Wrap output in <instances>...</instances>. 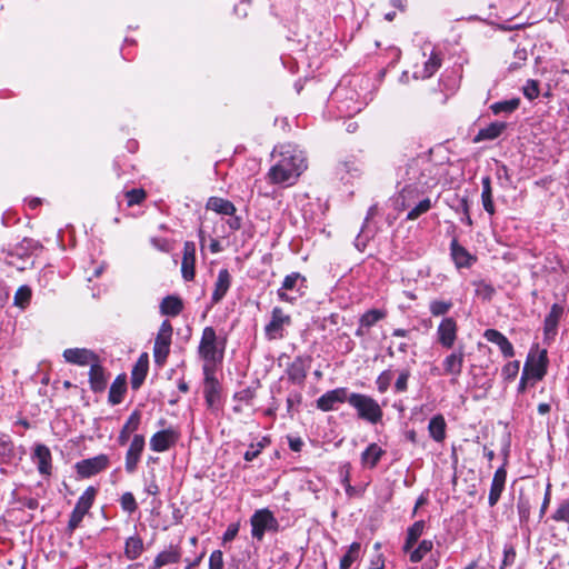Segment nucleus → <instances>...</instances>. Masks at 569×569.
I'll list each match as a JSON object with an SVG mask.
<instances>
[{"instance_id": "nucleus-53", "label": "nucleus", "mask_w": 569, "mask_h": 569, "mask_svg": "<svg viewBox=\"0 0 569 569\" xmlns=\"http://www.w3.org/2000/svg\"><path fill=\"white\" fill-rule=\"evenodd\" d=\"M302 400V396L300 392L293 391L290 392L287 397V412L292 418L293 417V408L300 405Z\"/></svg>"}, {"instance_id": "nucleus-48", "label": "nucleus", "mask_w": 569, "mask_h": 569, "mask_svg": "<svg viewBox=\"0 0 569 569\" xmlns=\"http://www.w3.org/2000/svg\"><path fill=\"white\" fill-rule=\"evenodd\" d=\"M545 359V355H541L535 365H532L530 368L528 367V372L535 380L542 379L546 373Z\"/></svg>"}, {"instance_id": "nucleus-31", "label": "nucleus", "mask_w": 569, "mask_h": 569, "mask_svg": "<svg viewBox=\"0 0 569 569\" xmlns=\"http://www.w3.org/2000/svg\"><path fill=\"white\" fill-rule=\"evenodd\" d=\"M144 550L143 541L139 536L127 538L124 543V556L129 560L138 559Z\"/></svg>"}, {"instance_id": "nucleus-34", "label": "nucleus", "mask_w": 569, "mask_h": 569, "mask_svg": "<svg viewBox=\"0 0 569 569\" xmlns=\"http://www.w3.org/2000/svg\"><path fill=\"white\" fill-rule=\"evenodd\" d=\"M182 301L174 296H167L160 303V311L162 315L176 317L182 311Z\"/></svg>"}, {"instance_id": "nucleus-37", "label": "nucleus", "mask_w": 569, "mask_h": 569, "mask_svg": "<svg viewBox=\"0 0 569 569\" xmlns=\"http://www.w3.org/2000/svg\"><path fill=\"white\" fill-rule=\"evenodd\" d=\"M451 256L459 268L469 267L471 263V256L465 248L460 247L456 240L451 243Z\"/></svg>"}, {"instance_id": "nucleus-35", "label": "nucleus", "mask_w": 569, "mask_h": 569, "mask_svg": "<svg viewBox=\"0 0 569 569\" xmlns=\"http://www.w3.org/2000/svg\"><path fill=\"white\" fill-rule=\"evenodd\" d=\"M207 210L213 211L216 213H234L236 207L229 200L219 197L209 198L207 206Z\"/></svg>"}, {"instance_id": "nucleus-41", "label": "nucleus", "mask_w": 569, "mask_h": 569, "mask_svg": "<svg viewBox=\"0 0 569 569\" xmlns=\"http://www.w3.org/2000/svg\"><path fill=\"white\" fill-rule=\"evenodd\" d=\"M387 312L380 309H370L365 312L360 318V326L365 328H370L375 326L378 321L386 318Z\"/></svg>"}, {"instance_id": "nucleus-40", "label": "nucleus", "mask_w": 569, "mask_h": 569, "mask_svg": "<svg viewBox=\"0 0 569 569\" xmlns=\"http://www.w3.org/2000/svg\"><path fill=\"white\" fill-rule=\"evenodd\" d=\"M14 457V447L8 435L0 433V462H8Z\"/></svg>"}, {"instance_id": "nucleus-15", "label": "nucleus", "mask_w": 569, "mask_h": 569, "mask_svg": "<svg viewBox=\"0 0 569 569\" xmlns=\"http://www.w3.org/2000/svg\"><path fill=\"white\" fill-rule=\"evenodd\" d=\"M144 437L142 435H136L129 446L126 453L124 468L128 473H133L137 469L141 453L144 449Z\"/></svg>"}, {"instance_id": "nucleus-7", "label": "nucleus", "mask_w": 569, "mask_h": 569, "mask_svg": "<svg viewBox=\"0 0 569 569\" xmlns=\"http://www.w3.org/2000/svg\"><path fill=\"white\" fill-rule=\"evenodd\" d=\"M171 337L172 326L168 320H164L159 328L153 347L154 362L159 366H162L167 360L170 351Z\"/></svg>"}, {"instance_id": "nucleus-45", "label": "nucleus", "mask_w": 569, "mask_h": 569, "mask_svg": "<svg viewBox=\"0 0 569 569\" xmlns=\"http://www.w3.org/2000/svg\"><path fill=\"white\" fill-rule=\"evenodd\" d=\"M441 59L437 53H431L429 59L425 62L423 78H430L440 68Z\"/></svg>"}, {"instance_id": "nucleus-23", "label": "nucleus", "mask_w": 569, "mask_h": 569, "mask_svg": "<svg viewBox=\"0 0 569 569\" xmlns=\"http://www.w3.org/2000/svg\"><path fill=\"white\" fill-rule=\"evenodd\" d=\"M149 368V357L142 353L134 363L131 371V387L137 390L143 383Z\"/></svg>"}, {"instance_id": "nucleus-32", "label": "nucleus", "mask_w": 569, "mask_h": 569, "mask_svg": "<svg viewBox=\"0 0 569 569\" xmlns=\"http://www.w3.org/2000/svg\"><path fill=\"white\" fill-rule=\"evenodd\" d=\"M507 128L505 122H492L488 127L481 129L475 138L476 142L482 140H493L498 138Z\"/></svg>"}, {"instance_id": "nucleus-61", "label": "nucleus", "mask_w": 569, "mask_h": 569, "mask_svg": "<svg viewBox=\"0 0 569 569\" xmlns=\"http://www.w3.org/2000/svg\"><path fill=\"white\" fill-rule=\"evenodd\" d=\"M385 560L381 553H377L370 561L369 569H383Z\"/></svg>"}, {"instance_id": "nucleus-36", "label": "nucleus", "mask_w": 569, "mask_h": 569, "mask_svg": "<svg viewBox=\"0 0 569 569\" xmlns=\"http://www.w3.org/2000/svg\"><path fill=\"white\" fill-rule=\"evenodd\" d=\"M124 392H126V377L118 376L110 387L109 402L112 405L120 403L122 401Z\"/></svg>"}, {"instance_id": "nucleus-56", "label": "nucleus", "mask_w": 569, "mask_h": 569, "mask_svg": "<svg viewBox=\"0 0 569 569\" xmlns=\"http://www.w3.org/2000/svg\"><path fill=\"white\" fill-rule=\"evenodd\" d=\"M410 372L408 370H403L400 372L396 383L395 389L397 392H403L407 390L408 386V379H409Z\"/></svg>"}, {"instance_id": "nucleus-26", "label": "nucleus", "mask_w": 569, "mask_h": 569, "mask_svg": "<svg viewBox=\"0 0 569 569\" xmlns=\"http://www.w3.org/2000/svg\"><path fill=\"white\" fill-rule=\"evenodd\" d=\"M231 284V276L227 269H221L218 273V278L212 292V303L220 302L226 296Z\"/></svg>"}, {"instance_id": "nucleus-18", "label": "nucleus", "mask_w": 569, "mask_h": 569, "mask_svg": "<svg viewBox=\"0 0 569 569\" xmlns=\"http://www.w3.org/2000/svg\"><path fill=\"white\" fill-rule=\"evenodd\" d=\"M194 262H196V244L192 241H187L183 244V257L181 262V272L186 281L194 278Z\"/></svg>"}, {"instance_id": "nucleus-25", "label": "nucleus", "mask_w": 569, "mask_h": 569, "mask_svg": "<svg viewBox=\"0 0 569 569\" xmlns=\"http://www.w3.org/2000/svg\"><path fill=\"white\" fill-rule=\"evenodd\" d=\"M107 376L99 360L92 363L89 371L90 388L94 392H102L107 387Z\"/></svg>"}, {"instance_id": "nucleus-17", "label": "nucleus", "mask_w": 569, "mask_h": 569, "mask_svg": "<svg viewBox=\"0 0 569 569\" xmlns=\"http://www.w3.org/2000/svg\"><path fill=\"white\" fill-rule=\"evenodd\" d=\"M400 198L402 199L401 210H408V213H423L432 207L430 198L416 200L412 191H403Z\"/></svg>"}, {"instance_id": "nucleus-54", "label": "nucleus", "mask_w": 569, "mask_h": 569, "mask_svg": "<svg viewBox=\"0 0 569 569\" xmlns=\"http://www.w3.org/2000/svg\"><path fill=\"white\" fill-rule=\"evenodd\" d=\"M523 94L529 100H533L539 96V84L536 80H528L523 87Z\"/></svg>"}, {"instance_id": "nucleus-28", "label": "nucleus", "mask_w": 569, "mask_h": 569, "mask_svg": "<svg viewBox=\"0 0 569 569\" xmlns=\"http://www.w3.org/2000/svg\"><path fill=\"white\" fill-rule=\"evenodd\" d=\"M446 428L447 423L442 415L433 416L428 425L429 435L437 442H442L446 439Z\"/></svg>"}, {"instance_id": "nucleus-59", "label": "nucleus", "mask_w": 569, "mask_h": 569, "mask_svg": "<svg viewBox=\"0 0 569 569\" xmlns=\"http://www.w3.org/2000/svg\"><path fill=\"white\" fill-rule=\"evenodd\" d=\"M261 452V446L251 443L249 449L244 452L243 458L246 461H252L256 459Z\"/></svg>"}, {"instance_id": "nucleus-10", "label": "nucleus", "mask_w": 569, "mask_h": 569, "mask_svg": "<svg viewBox=\"0 0 569 569\" xmlns=\"http://www.w3.org/2000/svg\"><path fill=\"white\" fill-rule=\"evenodd\" d=\"M109 466V457L104 453L98 455L93 458L83 459L76 465L79 476L82 478H90Z\"/></svg>"}, {"instance_id": "nucleus-60", "label": "nucleus", "mask_w": 569, "mask_h": 569, "mask_svg": "<svg viewBox=\"0 0 569 569\" xmlns=\"http://www.w3.org/2000/svg\"><path fill=\"white\" fill-rule=\"evenodd\" d=\"M515 559H516V551L513 549V547H506L505 550H503V560H502V567L501 569L505 567V566H510L515 562Z\"/></svg>"}, {"instance_id": "nucleus-57", "label": "nucleus", "mask_w": 569, "mask_h": 569, "mask_svg": "<svg viewBox=\"0 0 569 569\" xmlns=\"http://www.w3.org/2000/svg\"><path fill=\"white\" fill-rule=\"evenodd\" d=\"M518 513L521 520H526L530 513V503L528 500L520 498L517 505Z\"/></svg>"}, {"instance_id": "nucleus-16", "label": "nucleus", "mask_w": 569, "mask_h": 569, "mask_svg": "<svg viewBox=\"0 0 569 569\" xmlns=\"http://www.w3.org/2000/svg\"><path fill=\"white\" fill-rule=\"evenodd\" d=\"M348 390L347 388H337L323 393L317 400V408L322 411H331L335 409L336 403H343L348 401Z\"/></svg>"}, {"instance_id": "nucleus-22", "label": "nucleus", "mask_w": 569, "mask_h": 569, "mask_svg": "<svg viewBox=\"0 0 569 569\" xmlns=\"http://www.w3.org/2000/svg\"><path fill=\"white\" fill-rule=\"evenodd\" d=\"M483 337L489 342L496 343L499 347L501 353L506 358L513 357L515 350H513V347H512L511 342L500 331H498L496 329H487L483 332Z\"/></svg>"}, {"instance_id": "nucleus-24", "label": "nucleus", "mask_w": 569, "mask_h": 569, "mask_svg": "<svg viewBox=\"0 0 569 569\" xmlns=\"http://www.w3.org/2000/svg\"><path fill=\"white\" fill-rule=\"evenodd\" d=\"M507 472L503 467L498 468L493 475L488 502L490 507H493L500 499L501 492L505 488Z\"/></svg>"}, {"instance_id": "nucleus-29", "label": "nucleus", "mask_w": 569, "mask_h": 569, "mask_svg": "<svg viewBox=\"0 0 569 569\" xmlns=\"http://www.w3.org/2000/svg\"><path fill=\"white\" fill-rule=\"evenodd\" d=\"M383 453L385 450H382L381 447L377 443H370L361 453V462L365 467L372 469L378 465Z\"/></svg>"}, {"instance_id": "nucleus-12", "label": "nucleus", "mask_w": 569, "mask_h": 569, "mask_svg": "<svg viewBox=\"0 0 569 569\" xmlns=\"http://www.w3.org/2000/svg\"><path fill=\"white\" fill-rule=\"evenodd\" d=\"M179 439V432L173 428H168L156 432L150 438V449L154 452L169 450Z\"/></svg>"}, {"instance_id": "nucleus-14", "label": "nucleus", "mask_w": 569, "mask_h": 569, "mask_svg": "<svg viewBox=\"0 0 569 569\" xmlns=\"http://www.w3.org/2000/svg\"><path fill=\"white\" fill-rule=\"evenodd\" d=\"M63 358L67 362L78 366H92L99 360V357L86 348H70L63 351Z\"/></svg>"}, {"instance_id": "nucleus-39", "label": "nucleus", "mask_w": 569, "mask_h": 569, "mask_svg": "<svg viewBox=\"0 0 569 569\" xmlns=\"http://www.w3.org/2000/svg\"><path fill=\"white\" fill-rule=\"evenodd\" d=\"M433 548L432 540H422L417 548H412L408 553L410 561L413 563L420 562L427 553Z\"/></svg>"}, {"instance_id": "nucleus-64", "label": "nucleus", "mask_w": 569, "mask_h": 569, "mask_svg": "<svg viewBox=\"0 0 569 569\" xmlns=\"http://www.w3.org/2000/svg\"><path fill=\"white\" fill-rule=\"evenodd\" d=\"M303 446V442L300 438H289V448L295 451L299 452Z\"/></svg>"}, {"instance_id": "nucleus-5", "label": "nucleus", "mask_w": 569, "mask_h": 569, "mask_svg": "<svg viewBox=\"0 0 569 569\" xmlns=\"http://www.w3.org/2000/svg\"><path fill=\"white\" fill-rule=\"evenodd\" d=\"M251 535L258 541H261L267 531L276 532L279 522L269 509H259L250 518Z\"/></svg>"}, {"instance_id": "nucleus-2", "label": "nucleus", "mask_w": 569, "mask_h": 569, "mask_svg": "<svg viewBox=\"0 0 569 569\" xmlns=\"http://www.w3.org/2000/svg\"><path fill=\"white\" fill-rule=\"evenodd\" d=\"M224 347V341L218 340L216 330L212 327H206L203 329L198 352L204 360V365L211 367V365L221 361L223 358Z\"/></svg>"}, {"instance_id": "nucleus-49", "label": "nucleus", "mask_w": 569, "mask_h": 569, "mask_svg": "<svg viewBox=\"0 0 569 569\" xmlns=\"http://www.w3.org/2000/svg\"><path fill=\"white\" fill-rule=\"evenodd\" d=\"M519 372V361L508 362L502 367L501 375L507 380H513Z\"/></svg>"}, {"instance_id": "nucleus-4", "label": "nucleus", "mask_w": 569, "mask_h": 569, "mask_svg": "<svg viewBox=\"0 0 569 569\" xmlns=\"http://www.w3.org/2000/svg\"><path fill=\"white\" fill-rule=\"evenodd\" d=\"M306 288V278L299 272H292L284 277L277 295L281 301L295 303L302 297Z\"/></svg>"}, {"instance_id": "nucleus-1", "label": "nucleus", "mask_w": 569, "mask_h": 569, "mask_svg": "<svg viewBox=\"0 0 569 569\" xmlns=\"http://www.w3.org/2000/svg\"><path fill=\"white\" fill-rule=\"evenodd\" d=\"M303 169V160L284 151L280 153V159L270 168L268 177L272 183H292Z\"/></svg>"}, {"instance_id": "nucleus-3", "label": "nucleus", "mask_w": 569, "mask_h": 569, "mask_svg": "<svg viewBox=\"0 0 569 569\" xmlns=\"http://www.w3.org/2000/svg\"><path fill=\"white\" fill-rule=\"evenodd\" d=\"M348 403L357 410L360 419L370 423H377L382 419L383 412L380 405L367 395L352 392L348 397Z\"/></svg>"}, {"instance_id": "nucleus-46", "label": "nucleus", "mask_w": 569, "mask_h": 569, "mask_svg": "<svg viewBox=\"0 0 569 569\" xmlns=\"http://www.w3.org/2000/svg\"><path fill=\"white\" fill-rule=\"evenodd\" d=\"M31 299V289L28 286H21L14 295V305L26 308Z\"/></svg>"}, {"instance_id": "nucleus-20", "label": "nucleus", "mask_w": 569, "mask_h": 569, "mask_svg": "<svg viewBox=\"0 0 569 569\" xmlns=\"http://www.w3.org/2000/svg\"><path fill=\"white\" fill-rule=\"evenodd\" d=\"M463 361L465 352L462 348L451 352L442 362L445 373L452 376L456 380L462 372Z\"/></svg>"}, {"instance_id": "nucleus-50", "label": "nucleus", "mask_w": 569, "mask_h": 569, "mask_svg": "<svg viewBox=\"0 0 569 569\" xmlns=\"http://www.w3.org/2000/svg\"><path fill=\"white\" fill-rule=\"evenodd\" d=\"M126 198L128 206L131 207L140 203L146 198V192L143 189H132L126 192Z\"/></svg>"}, {"instance_id": "nucleus-13", "label": "nucleus", "mask_w": 569, "mask_h": 569, "mask_svg": "<svg viewBox=\"0 0 569 569\" xmlns=\"http://www.w3.org/2000/svg\"><path fill=\"white\" fill-rule=\"evenodd\" d=\"M310 362V357H296L286 370L289 381L295 385L303 386Z\"/></svg>"}, {"instance_id": "nucleus-44", "label": "nucleus", "mask_w": 569, "mask_h": 569, "mask_svg": "<svg viewBox=\"0 0 569 569\" xmlns=\"http://www.w3.org/2000/svg\"><path fill=\"white\" fill-rule=\"evenodd\" d=\"M453 303L448 300H432L429 303V311L433 317L445 316L452 308Z\"/></svg>"}, {"instance_id": "nucleus-19", "label": "nucleus", "mask_w": 569, "mask_h": 569, "mask_svg": "<svg viewBox=\"0 0 569 569\" xmlns=\"http://www.w3.org/2000/svg\"><path fill=\"white\" fill-rule=\"evenodd\" d=\"M563 315V307L559 303H553L549 313L545 318L543 333L545 339H553L557 335L558 325Z\"/></svg>"}, {"instance_id": "nucleus-9", "label": "nucleus", "mask_w": 569, "mask_h": 569, "mask_svg": "<svg viewBox=\"0 0 569 569\" xmlns=\"http://www.w3.org/2000/svg\"><path fill=\"white\" fill-rule=\"evenodd\" d=\"M291 323L290 316L286 315L281 308L274 307L271 311V320L264 327L266 336L269 340L283 338V329Z\"/></svg>"}, {"instance_id": "nucleus-30", "label": "nucleus", "mask_w": 569, "mask_h": 569, "mask_svg": "<svg viewBox=\"0 0 569 569\" xmlns=\"http://www.w3.org/2000/svg\"><path fill=\"white\" fill-rule=\"evenodd\" d=\"M141 420V415L139 411H133L130 417L128 418L127 422L123 425L118 441L120 445H126L129 440L130 433L136 431L139 428Z\"/></svg>"}, {"instance_id": "nucleus-43", "label": "nucleus", "mask_w": 569, "mask_h": 569, "mask_svg": "<svg viewBox=\"0 0 569 569\" xmlns=\"http://www.w3.org/2000/svg\"><path fill=\"white\" fill-rule=\"evenodd\" d=\"M482 203L483 208L488 213H493V201H492V194H491V187H490V178L486 177L482 179Z\"/></svg>"}, {"instance_id": "nucleus-55", "label": "nucleus", "mask_w": 569, "mask_h": 569, "mask_svg": "<svg viewBox=\"0 0 569 569\" xmlns=\"http://www.w3.org/2000/svg\"><path fill=\"white\" fill-rule=\"evenodd\" d=\"M223 555L220 550H214L209 558V569H223Z\"/></svg>"}, {"instance_id": "nucleus-33", "label": "nucleus", "mask_w": 569, "mask_h": 569, "mask_svg": "<svg viewBox=\"0 0 569 569\" xmlns=\"http://www.w3.org/2000/svg\"><path fill=\"white\" fill-rule=\"evenodd\" d=\"M423 530H425V521L423 520L416 521L411 527L408 528L406 542L403 545L405 552H409L415 547V545L417 543L419 538L422 536Z\"/></svg>"}, {"instance_id": "nucleus-6", "label": "nucleus", "mask_w": 569, "mask_h": 569, "mask_svg": "<svg viewBox=\"0 0 569 569\" xmlns=\"http://www.w3.org/2000/svg\"><path fill=\"white\" fill-rule=\"evenodd\" d=\"M97 490L93 487H88L78 499L68 522L67 530L69 535L79 527L83 517L88 513L94 502Z\"/></svg>"}, {"instance_id": "nucleus-11", "label": "nucleus", "mask_w": 569, "mask_h": 569, "mask_svg": "<svg viewBox=\"0 0 569 569\" xmlns=\"http://www.w3.org/2000/svg\"><path fill=\"white\" fill-rule=\"evenodd\" d=\"M457 321L451 317L443 318L437 328V340L443 348L450 349L457 340Z\"/></svg>"}, {"instance_id": "nucleus-51", "label": "nucleus", "mask_w": 569, "mask_h": 569, "mask_svg": "<svg viewBox=\"0 0 569 569\" xmlns=\"http://www.w3.org/2000/svg\"><path fill=\"white\" fill-rule=\"evenodd\" d=\"M556 521L569 522V500L563 501L552 515Z\"/></svg>"}, {"instance_id": "nucleus-42", "label": "nucleus", "mask_w": 569, "mask_h": 569, "mask_svg": "<svg viewBox=\"0 0 569 569\" xmlns=\"http://www.w3.org/2000/svg\"><path fill=\"white\" fill-rule=\"evenodd\" d=\"M519 104H520V100L518 98H513L510 100L495 102L493 104L490 106V109L495 114H499L502 112L511 113L518 109Z\"/></svg>"}, {"instance_id": "nucleus-8", "label": "nucleus", "mask_w": 569, "mask_h": 569, "mask_svg": "<svg viewBox=\"0 0 569 569\" xmlns=\"http://www.w3.org/2000/svg\"><path fill=\"white\" fill-rule=\"evenodd\" d=\"M203 395L206 403L208 408L214 410L220 399V386L214 377V371L210 366H203Z\"/></svg>"}, {"instance_id": "nucleus-21", "label": "nucleus", "mask_w": 569, "mask_h": 569, "mask_svg": "<svg viewBox=\"0 0 569 569\" xmlns=\"http://www.w3.org/2000/svg\"><path fill=\"white\" fill-rule=\"evenodd\" d=\"M32 460L38 466V471L43 476H49L51 473L52 465H51V452L50 449L42 443H38L34 447Z\"/></svg>"}, {"instance_id": "nucleus-58", "label": "nucleus", "mask_w": 569, "mask_h": 569, "mask_svg": "<svg viewBox=\"0 0 569 569\" xmlns=\"http://www.w3.org/2000/svg\"><path fill=\"white\" fill-rule=\"evenodd\" d=\"M239 531V523H231L228 526L226 532L223 533L222 540L223 542L232 541Z\"/></svg>"}, {"instance_id": "nucleus-27", "label": "nucleus", "mask_w": 569, "mask_h": 569, "mask_svg": "<svg viewBox=\"0 0 569 569\" xmlns=\"http://www.w3.org/2000/svg\"><path fill=\"white\" fill-rule=\"evenodd\" d=\"M181 558V552L178 547L170 546L169 549L161 551L157 555L153 560V563L149 569H160L163 566L172 565L179 562Z\"/></svg>"}, {"instance_id": "nucleus-47", "label": "nucleus", "mask_w": 569, "mask_h": 569, "mask_svg": "<svg viewBox=\"0 0 569 569\" xmlns=\"http://www.w3.org/2000/svg\"><path fill=\"white\" fill-rule=\"evenodd\" d=\"M120 505L123 511L133 513L138 509V503L131 492H124L120 498Z\"/></svg>"}, {"instance_id": "nucleus-52", "label": "nucleus", "mask_w": 569, "mask_h": 569, "mask_svg": "<svg viewBox=\"0 0 569 569\" xmlns=\"http://www.w3.org/2000/svg\"><path fill=\"white\" fill-rule=\"evenodd\" d=\"M391 380H392V376H391L390 371L386 370V371L381 372L376 381L379 392H381V393L386 392L390 386Z\"/></svg>"}, {"instance_id": "nucleus-38", "label": "nucleus", "mask_w": 569, "mask_h": 569, "mask_svg": "<svg viewBox=\"0 0 569 569\" xmlns=\"http://www.w3.org/2000/svg\"><path fill=\"white\" fill-rule=\"evenodd\" d=\"M361 552V545L359 542H352L345 556L340 560L339 568L340 569H349L353 562H356Z\"/></svg>"}, {"instance_id": "nucleus-62", "label": "nucleus", "mask_w": 569, "mask_h": 569, "mask_svg": "<svg viewBox=\"0 0 569 569\" xmlns=\"http://www.w3.org/2000/svg\"><path fill=\"white\" fill-rule=\"evenodd\" d=\"M550 483L547 485V489H546V493H545V498H543V501H542V505H541V508H540V517H543V515L546 513V510L549 506V502H550Z\"/></svg>"}, {"instance_id": "nucleus-63", "label": "nucleus", "mask_w": 569, "mask_h": 569, "mask_svg": "<svg viewBox=\"0 0 569 569\" xmlns=\"http://www.w3.org/2000/svg\"><path fill=\"white\" fill-rule=\"evenodd\" d=\"M227 223L230 227V229L238 230L241 227V217L240 216H229Z\"/></svg>"}]
</instances>
